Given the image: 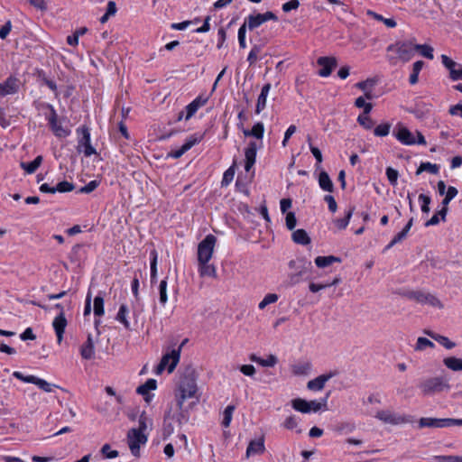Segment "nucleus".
<instances>
[{
	"instance_id": "1",
	"label": "nucleus",
	"mask_w": 462,
	"mask_h": 462,
	"mask_svg": "<svg viewBox=\"0 0 462 462\" xmlns=\"http://www.w3.org/2000/svg\"><path fill=\"white\" fill-rule=\"evenodd\" d=\"M197 378L195 369L192 367L187 368L183 375L180 377L178 390L175 393L178 408H181L187 399H192L190 408L196 405L199 401V394L198 393Z\"/></svg>"
},
{
	"instance_id": "2",
	"label": "nucleus",
	"mask_w": 462,
	"mask_h": 462,
	"mask_svg": "<svg viewBox=\"0 0 462 462\" xmlns=\"http://www.w3.org/2000/svg\"><path fill=\"white\" fill-rule=\"evenodd\" d=\"M422 395L429 396L448 391L450 388L448 383L442 377H430L420 382L418 385Z\"/></svg>"
},
{
	"instance_id": "3",
	"label": "nucleus",
	"mask_w": 462,
	"mask_h": 462,
	"mask_svg": "<svg viewBox=\"0 0 462 462\" xmlns=\"http://www.w3.org/2000/svg\"><path fill=\"white\" fill-rule=\"evenodd\" d=\"M403 296L420 304H427L440 310L444 308V305L440 300L430 292L422 291H409L403 293Z\"/></svg>"
},
{
	"instance_id": "4",
	"label": "nucleus",
	"mask_w": 462,
	"mask_h": 462,
	"mask_svg": "<svg viewBox=\"0 0 462 462\" xmlns=\"http://www.w3.org/2000/svg\"><path fill=\"white\" fill-rule=\"evenodd\" d=\"M186 341L187 339H185L177 349H172L171 353H167L162 356L161 362L157 365V374H161L166 368L167 365L168 372L170 374L174 371L180 358L181 347Z\"/></svg>"
},
{
	"instance_id": "5",
	"label": "nucleus",
	"mask_w": 462,
	"mask_h": 462,
	"mask_svg": "<svg viewBox=\"0 0 462 462\" xmlns=\"http://www.w3.org/2000/svg\"><path fill=\"white\" fill-rule=\"evenodd\" d=\"M217 244V237L208 234L198 245V262H209L212 258L214 249Z\"/></svg>"
},
{
	"instance_id": "6",
	"label": "nucleus",
	"mask_w": 462,
	"mask_h": 462,
	"mask_svg": "<svg viewBox=\"0 0 462 462\" xmlns=\"http://www.w3.org/2000/svg\"><path fill=\"white\" fill-rule=\"evenodd\" d=\"M289 273L288 281L290 285H295L299 283L302 276L307 272V262L303 258H297L289 262Z\"/></svg>"
},
{
	"instance_id": "7",
	"label": "nucleus",
	"mask_w": 462,
	"mask_h": 462,
	"mask_svg": "<svg viewBox=\"0 0 462 462\" xmlns=\"http://www.w3.org/2000/svg\"><path fill=\"white\" fill-rule=\"evenodd\" d=\"M78 134L81 136L79 138L77 151L83 152L86 157H89L97 153L96 149L92 146L90 142V133L88 127L83 125L77 129Z\"/></svg>"
},
{
	"instance_id": "8",
	"label": "nucleus",
	"mask_w": 462,
	"mask_h": 462,
	"mask_svg": "<svg viewBox=\"0 0 462 462\" xmlns=\"http://www.w3.org/2000/svg\"><path fill=\"white\" fill-rule=\"evenodd\" d=\"M375 418L382 420L384 423L391 425L406 424L412 422V417L410 415H401L393 413L390 411H379L376 412Z\"/></svg>"
},
{
	"instance_id": "9",
	"label": "nucleus",
	"mask_w": 462,
	"mask_h": 462,
	"mask_svg": "<svg viewBox=\"0 0 462 462\" xmlns=\"http://www.w3.org/2000/svg\"><path fill=\"white\" fill-rule=\"evenodd\" d=\"M388 51H395L399 58L403 61H408L413 57V51H415V44L411 42H397L388 47Z\"/></svg>"
},
{
	"instance_id": "10",
	"label": "nucleus",
	"mask_w": 462,
	"mask_h": 462,
	"mask_svg": "<svg viewBox=\"0 0 462 462\" xmlns=\"http://www.w3.org/2000/svg\"><path fill=\"white\" fill-rule=\"evenodd\" d=\"M129 448L133 455L138 456L140 451V445L147 441V437L136 429H132L127 434Z\"/></svg>"
},
{
	"instance_id": "11",
	"label": "nucleus",
	"mask_w": 462,
	"mask_h": 462,
	"mask_svg": "<svg viewBox=\"0 0 462 462\" xmlns=\"http://www.w3.org/2000/svg\"><path fill=\"white\" fill-rule=\"evenodd\" d=\"M51 108V115L48 117L49 125L53 132V134L60 138L67 137L70 131L67 128H64L59 122H58V116L56 114L55 109L52 106H50Z\"/></svg>"
},
{
	"instance_id": "12",
	"label": "nucleus",
	"mask_w": 462,
	"mask_h": 462,
	"mask_svg": "<svg viewBox=\"0 0 462 462\" xmlns=\"http://www.w3.org/2000/svg\"><path fill=\"white\" fill-rule=\"evenodd\" d=\"M393 134L402 144L413 145L416 143V139L412 135L411 132L401 124L396 126Z\"/></svg>"
},
{
	"instance_id": "13",
	"label": "nucleus",
	"mask_w": 462,
	"mask_h": 462,
	"mask_svg": "<svg viewBox=\"0 0 462 462\" xmlns=\"http://www.w3.org/2000/svg\"><path fill=\"white\" fill-rule=\"evenodd\" d=\"M317 63L321 69L319 71L320 77H328L333 69L337 65V60L335 57H319L317 60Z\"/></svg>"
},
{
	"instance_id": "14",
	"label": "nucleus",
	"mask_w": 462,
	"mask_h": 462,
	"mask_svg": "<svg viewBox=\"0 0 462 462\" xmlns=\"http://www.w3.org/2000/svg\"><path fill=\"white\" fill-rule=\"evenodd\" d=\"M19 89V80L10 76L5 81L0 83V96L15 94Z\"/></svg>"
},
{
	"instance_id": "15",
	"label": "nucleus",
	"mask_w": 462,
	"mask_h": 462,
	"mask_svg": "<svg viewBox=\"0 0 462 462\" xmlns=\"http://www.w3.org/2000/svg\"><path fill=\"white\" fill-rule=\"evenodd\" d=\"M336 374L337 372H330L328 374H321L315 379L309 381L307 383V388L310 391H320L324 388L325 383Z\"/></svg>"
},
{
	"instance_id": "16",
	"label": "nucleus",
	"mask_w": 462,
	"mask_h": 462,
	"mask_svg": "<svg viewBox=\"0 0 462 462\" xmlns=\"http://www.w3.org/2000/svg\"><path fill=\"white\" fill-rule=\"evenodd\" d=\"M67 319L64 313H59L52 322V327L57 336V342L60 345L63 340V335L67 327Z\"/></svg>"
},
{
	"instance_id": "17",
	"label": "nucleus",
	"mask_w": 462,
	"mask_h": 462,
	"mask_svg": "<svg viewBox=\"0 0 462 462\" xmlns=\"http://www.w3.org/2000/svg\"><path fill=\"white\" fill-rule=\"evenodd\" d=\"M208 100V97L199 96L196 97L191 103H189L186 107V116L185 119L189 120L191 118L198 109L207 104Z\"/></svg>"
},
{
	"instance_id": "18",
	"label": "nucleus",
	"mask_w": 462,
	"mask_h": 462,
	"mask_svg": "<svg viewBox=\"0 0 462 462\" xmlns=\"http://www.w3.org/2000/svg\"><path fill=\"white\" fill-rule=\"evenodd\" d=\"M256 152H257V144L255 142H250L247 148L245 151V170L246 171H249L254 164L255 163V158H256Z\"/></svg>"
},
{
	"instance_id": "19",
	"label": "nucleus",
	"mask_w": 462,
	"mask_h": 462,
	"mask_svg": "<svg viewBox=\"0 0 462 462\" xmlns=\"http://www.w3.org/2000/svg\"><path fill=\"white\" fill-rule=\"evenodd\" d=\"M419 428H446V418H420L418 421Z\"/></svg>"
},
{
	"instance_id": "20",
	"label": "nucleus",
	"mask_w": 462,
	"mask_h": 462,
	"mask_svg": "<svg viewBox=\"0 0 462 462\" xmlns=\"http://www.w3.org/2000/svg\"><path fill=\"white\" fill-rule=\"evenodd\" d=\"M265 450L264 439L261 437L258 439L251 440L246 448V457H250L255 454H263Z\"/></svg>"
},
{
	"instance_id": "21",
	"label": "nucleus",
	"mask_w": 462,
	"mask_h": 462,
	"mask_svg": "<svg viewBox=\"0 0 462 462\" xmlns=\"http://www.w3.org/2000/svg\"><path fill=\"white\" fill-rule=\"evenodd\" d=\"M95 346L92 336L88 334L87 341L80 347V355L83 359L89 360L94 357Z\"/></svg>"
},
{
	"instance_id": "22",
	"label": "nucleus",
	"mask_w": 462,
	"mask_h": 462,
	"mask_svg": "<svg viewBox=\"0 0 462 462\" xmlns=\"http://www.w3.org/2000/svg\"><path fill=\"white\" fill-rule=\"evenodd\" d=\"M271 89V84L267 83L265 84L261 90V93L257 98L256 107H255V113L260 114L266 106V99L267 96Z\"/></svg>"
},
{
	"instance_id": "23",
	"label": "nucleus",
	"mask_w": 462,
	"mask_h": 462,
	"mask_svg": "<svg viewBox=\"0 0 462 462\" xmlns=\"http://www.w3.org/2000/svg\"><path fill=\"white\" fill-rule=\"evenodd\" d=\"M424 333L430 337L432 339L442 345L447 349H452L456 346V343L449 340L447 337L437 334L431 330H425Z\"/></svg>"
},
{
	"instance_id": "24",
	"label": "nucleus",
	"mask_w": 462,
	"mask_h": 462,
	"mask_svg": "<svg viewBox=\"0 0 462 462\" xmlns=\"http://www.w3.org/2000/svg\"><path fill=\"white\" fill-rule=\"evenodd\" d=\"M157 386L156 380L154 379H148L143 384H141L137 387L136 392L137 393L144 396V400L146 402H149L151 396L149 395V391L155 390Z\"/></svg>"
},
{
	"instance_id": "25",
	"label": "nucleus",
	"mask_w": 462,
	"mask_h": 462,
	"mask_svg": "<svg viewBox=\"0 0 462 462\" xmlns=\"http://www.w3.org/2000/svg\"><path fill=\"white\" fill-rule=\"evenodd\" d=\"M198 264L200 276H208L213 278L217 276L216 267L215 265L210 264L209 262H198Z\"/></svg>"
},
{
	"instance_id": "26",
	"label": "nucleus",
	"mask_w": 462,
	"mask_h": 462,
	"mask_svg": "<svg viewBox=\"0 0 462 462\" xmlns=\"http://www.w3.org/2000/svg\"><path fill=\"white\" fill-rule=\"evenodd\" d=\"M319 187L325 191L333 192L334 190L333 182L326 171H321L319 173Z\"/></svg>"
},
{
	"instance_id": "27",
	"label": "nucleus",
	"mask_w": 462,
	"mask_h": 462,
	"mask_svg": "<svg viewBox=\"0 0 462 462\" xmlns=\"http://www.w3.org/2000/svg\"><path fill=\"white\" fill-rule=\"evenodd\" d=\"M334 263H341V258L328 255V256H318L315 259V263L319 268H325Z\"/></svg>"
},
{
	"instance_id": "28",
	"label": "nucleus",
	"mask_w": 462,
	"mask_h": 462,
	"mask_svg": "<svg viewBox=\"0 0 462 462\" xmlns=\"http://www.w3.org/2000/svg\"><path fill=\"white\" fill-rule=\"evenodd\" d=\"M263 19L261 14H250L243 24H246V28L252 31L263 23Z\"/></svg>"
},
{
	"instance_id": "29",
	"label": "nucleus",
	"mask_w": 462,
	"mask_h": 462,
	"mask_svg": "<svg viewBox=\"0 0 462 462\" xmlns=\"http://www.w3.org/2000/svg\"><path fill=\"white\" fill-rule=\"evenodd\" d=\"M249 358L251 361L258 363L262 366H266V367H273L277 363V357L273 355H270L268 356V358L263 359L261 357L256 356V355L252 354Z\"/></svg>"
},
{
	"instance_id": "30",
	"label": "nucleus",
	"mask_w": 462,
	"mask_h": 462,
	"mask_svg": "<svg viewBox=\"0 0 462 462\" xmlns=\"http://www.w3.org/2000/svg\"><path fill=\"white\" fill-rule=\"evenodd\" d=\"M264 127L263 123H256L251 130L244 129L243 134L245 136H254L257 139H262L263 136Z\"/></svg>"
},
{
	"instance_id": "31",
	"label": "nucleus",
	"mask_w": 462,
	"mask_h": 462,
	"mask_svg": "<svg viewBox=\"0 0 462 462\" xmlns=\"http://www.w3.org/2000/svg\"><path fill=\"white\" fill-rule=\"evenodd\" d=\"M291 405L293 409L296 411L302 412V413H309L310 412V402L301 399V398H296L292 400Z\"/></svg>"
},
{
	"instance_id": "32",
	"label": "nucleus",
	"mask_w": 462,
	"mask_h": 462,
	"mask_svg": "<svg viewBox=\"0 0 462 462\" xmlns=\"http://www.w3.org/2000/svg\"><path fill=\"white\" fill-rule=\"evenodd\" d=\"M444 365L452 371H462V359L455 356L446 357L443 360Z\"/></svg>"
},
{
	"instance_id": "33",
	"label": "nucleus",
	"mask_w": 462,
	"mask_h": 462,
	"mask_svg": "<svg viewBox=\"0 0 462 462\" xmlns=\"http://www.w3.org/2000/svg\"><path fill=\"white\" fill-rule=\"evenodd\" d=\"M439 171V166L431 162H421L419 168L416 171V175L421 174L423 171H428L431 174H438Z\"/></svg>"
},
{
	"instance_id": "34",
	"label": "nucleus",
	"mask_w": 462,
	"mask_h": 462,
	"mask_svg": "<svg viewBox=\"0 0 462 462\" xmlns=\"http://www.w3.org/2000/svg\"><path fill=\"white\" fill-rule=\"evenodd\" d=\"M424 66V62L422 60H418L412 65V72L410 76L409 81L411 85H414L419 80V74Z\"/></svg>"
},
{
	"instance_id": "35",
	"label": "nucleus",
	"mask_w": 462,
	"mask_h": 462,
	"mask_svg": "<svg viewBox=\"0 0 462 462\" xmlns=\"http://www.w3.org/2000/svg\"><path fill=\"white\" fill-rule=\"evenodd\" d=\"M128 313V308L125 304H122L119 308V310L116 315V320L124 325V327L128 329L130 328V323L126 319V315Z\"/></svg>"
},
{
	"instance_id": "36",
	"label": "nucleus",
	"mask_w": 462,
	"mask_h": 462,
	"mask_svg": "<svg viewBox=\"0 0 462 462\" xmlns=\"http://www.w3.org/2000/svg\"><path fill=\"white\" fill-rule=\"evenodd\" d=\"M415 51H420V55L432 60L434 58L433 55V48L428 44H415Z\"/></svg>"
},
{
	"instance_id": "37",
	"label": "nucleus",
	"mask_w": 462,
	"mask_h": 462,
	"mask_svg": "<svg viewBox=\"0 0 462 462\" xmlns=\"http://www.w3.org/2000/svg\"><path fill=\"white\" fill-rule=\"evenodd\" d=\"M310 368L311 365L310 363H300L292 366V372L296 375H305L310 372Z\"/></svg>"
},
{
	"instance_id": "38",
	"label": "nucleus",
	"mask_w": 462,
	"mask_h": 462,
	"mask_svg": "<svg viewBox=\"0 0 462 462\" xmlns=\"http://www.w3.org/2000/svg\"><path fill=\"white\" fill-rule=\"evenodd\" d=\"M391 126L390 123L381 124L374 129V134L378 137H384L389 134Z\"/></svg>"
},
{
	"instance_id": "39",
	"label": "nucleus",
	"mask_w": 462,
	"mask_h": 462,
	"mask_svg": "<svg viewBox=\"0 0 462 462\" xmlns=\"http://www.w3.org/2000/svg\"><path fill=\"white\" fill-rule=\"evenodd\" d=\"M235 409H236V407L234 405H228L225 409V411L223 412V420H222V425L225 428L229 427Z\"/></svg>"
},
{
	"instance_id": "40",
	"label": "nucleus",
	"mask_w": 462,
	"mask_h": 462,
	"mask_svg": "<svg viewBox=\"0 0 462 462\" xmlns=\"http://www.w3.org/2000/svg\"><path fill=\"white\" fill-rule=\"evenodd\" d=\"M357 122L366 130H371L374 126V122L367 115H359L357 117Z\"/></svg>"
},
{
	"instance_id": "41",
	"label": "nucleus",
	"mask_w": 462,
	"mask_h": 462,
	"mask_svg": "<svg viewBox=\"0 0 462 462\" xmlns=\"http://www.w3.org/2000/svg\"><path fill=\"white\" fill-rule=\"evenodd\" d=\"M94 314L98 317L104 315V299L99 295L94 299Z\"/></svg>"
},
{
	"instance_id": "42",
	"label": "nucleus",
	"mask_w": 462,
	"mask_h": 462,
	"mask_svg": "<svg viewBox=\"0 0 462 462\" xmlns=\"http://www.w3.org/2000/svg\"><path fill=\"white\" fill-rule=\"evenodd\" d=\"M167 285L168 283L166 280L161 281L159 285V300L162 305H165V303L168 301Z\"/></svg>"
},
{
	"instance_id": "43",
	"label": "nucleus",
	"mask_w": 462,
	"mask_h": 462,
	"mask_svg": "<svg viewBox=\"0 0 462 462\" xmlns=\"http://www.w3.org/2000/svg\"><path fill=\"white\" fill-rule=\"evenodd\" d=\"M278 299L279 296L276 293H268L264 296L262 301H260L258 308L260 310H263L267 305L276 302Z\"/></svg>"
},
{
	"instance_id": "44",
	"label": "nucleus",
	"mask_w": 462,
	"mask_h": 462,
	"mask_svg": "<svg viewBox=\"0 0 462 462\" xmlns=\"http://www.w3.org/2000/svg\"><path fill=\"white\" fill-rule=\"evenodd\" d=\"M435 346L434 343L431 342L430 339L426 338V337H419L417 339V344L415 346V350L416 351H422L424 349H426L427 347H430V348H433Z\"/></svg>"
},
{
	"instance_id": "45",
	"label": "nucleus",
	"mask_w": 462,
	"mask_h": 462,
	"mask_svg": "<svg viewBox=\"0 0 462 462\" xmlns=\"http://www.w3.org/2000/svg\"><path fill=\"white\" fill-rule=\"evenodd\" d=\"M74 189H75V186L73 183L69 182L67 180H63V181L59 182L55 186V192L65 193V192L72 191Z\"/></svg>"
},
{
	"instance_id": "46",
	"label": "nucleus",
	"mask_w": 462,
	"mask_h": 462,
	"mask_svg": "<svg viewBox=\"0 0 462 462\" xmlns=\"http://www.w3.org/2000/svg\"><path fill=\"white\" fill-rule=\"evenodd\" d=\"M151 282H153L156 280L157 275V252L152 250L151 252Z\"/></svg>"
},
{
	"instance_id": "47",
	"label": "nucleus",
	"mask_w": 462,
	"mask_h": 462,
	"mask_svg": "<svg viewBox=\"0 0 462 462\" xmlns=\"http://www.w3.org/2000/svg\"><path fill=\"white\" fill-rule=\"evenodd\" d=\"M356 430V425L352 422H342L338 424L336 430L342 434H349Z\"/></svg>"
},
{
	"instance_id": "48",
	"label": "nucleus",
	"mask_w": 462,
	"mask_h": 462,
	"mask_svg": "<svg viewBox=\"0 0 462 462\" xmlns=\"http://www.w3.org/2000/svg\"><path fill=\"white\" fill-rule=\"evenodd\" d=\"M292 240L299 245H308L310 243L308 233H292Z\"/></svg>"
},
{
	"instance_id": "49",
	"label": "nucleus",
	"mask_w": 462,
	"mask_h": 462,
	"mask_svg": "<svg viewBox=\"0 0 462 462\" xmlns=\"http://www.w3.org/2000/svg\"><path fill=\"white\" fill-rule=\"evenodd\" d=\"M180 412L175 415V419L180 426L189 421V415L187 410L184 408V404L181 408H178Z\"/></svg>"
},
{
	"instance_id": "50",
	"label": "nucleus",
	"mask_w": 462,
	"mask_h": 462,
	"mask_svg": "<svg viewBox=\"0 0 462 462\" xmlns=\"http://www.w3.org/2000/svg\"><path fill=\"white\" fill-rule=\"evenodd\" d=\"M33 384L37 385L40 389L46 393H51L52 391V385L47 381L39 377H35Z\"/></svg>"
},
{
	"instance_id": "51",
	"label": "nucleus",
	"mask_w": 462,
	"mask_h": 462,
	"mask_svg": "<svg viewBox=\"0 0 462 462\" xmlns=\"http://www.w3.org/2000/svg\"><path fill=\"white\" fill-rule=\"evenodd\" d=\"M351 216L352 211H348L343 218H338L335 220L336 227L337 229H345L348 225Z\"/></svg>"
},
{
	"instance_id": "52",
	"label": "nucleus",
	"mask_w": 462,
	"mask_h": 462,
	"mask_svg": "<svg viewBox=\"0 0 462 462\" xmlns=\"http://www.w3.org/2000/svg\"><path fill=\"white\" fill-rule=\"evenodd\" d=\"M441 61L445 68H447L449 70V74L451 73V70H455L456 67L458 66L457 62H455L453 60H451L449 57H448L445 54L441 55Z\"/></svg>"
},
{
	"instance_id": "53",
	"label": "nucleus",
	"mask_w": 462,
	"mask_h": 462,
	"mask_svg": "<svg viewBox=\"0 0 462 462\" xmlns=\"http://www.w3.org/2000/svg\"><path fill=\"white\" fill-rule=\"evenodd\" d=\"M307 142L309 143V146L310 149L311 153L315 157L317 162L320 163L322 162V154L320 150L318 147H315L311 143V137L310 135L307 136Z\"/></svg>"
},
{
	"instance_id": "54",
	"label": "nucleus",
	"mask_w": 462,
	"mask_h": 462,
	"mask_svg": "<svg viewBox=\"0 0 462 462\" xmlns=\"http://www.w3.org/2000/svg\"><path fill=\"white\" fill-rule=\"evenodd\" d=\"M234 176L235 169L232 166L224 172L223 179L221 181L222 186H227L233 180Z\"/></svg>"
},
{
	"instance_id": "55",
	"label": "nucleus",
	"mask_w": 462,
	"mask_h": 462,
	"mask_svg": "<svg viewBox=\"0 0 462 462\" xmlns=\"http://www.w3.org/2000/svg\"><path fill=\"white\" fill-rule=\"evenodd\" d=\"M261 51V47L258 45H254L251 51L248 54L247 60L249 61L250 65H253L255 63V61L258 59V54Z\"/></svg>"
},
{
	"instance_id": "56",
	"label": "nucleus",
	"mask_w": 462,
	"mask_h": 462,
	"mask_svg": "<svg viewBox=\"0 0 462 462\" xmlns=\"http://www.w3.org/2000/svg\"><path fill=\"white\" fill-rule=\"evenodd\" d=\"M101 453L104 455L106 458H115L118 456V451L116 450H111L109 444H105L101 448Z\"/></svg>"
},
{
	"instance_id": "57",
	"label": "nucleus",
	"mask_w": 462,
	"mask_h": 462,
	"mask_svg": "<svg viewBox=\"0 0 462 462\" xmlns=\"http://www.w3.org/2000/svg\"><path fill=\"white\" fill-rule=\"evenodd\" d=\"M329 396V393H327V396L322 400V402H317V401H310V411H319V410H321V408L323 406H326L327 404V399L328 397Z\"/></svg>"
},
{
	"instance_id": "58",
	"label": "nucleus",
	"mask_w": 462,
	"mask_h": 462,
	"mask_svg": "<svg viewBox=\"0 0 462 462\" xmlns=\"http://www.w3.org/2000/svg\"><path fill=\"white\" fill-rule=\"evenodd\" d=\"M407 233H398L393 239L385 246L383 252H386L390 248H392L394 245L402 242L406 238Z\"/></svg>"
},
{
	"instance_id": "59",
	"label": "nucleus",
	"mask_w": 462,
	"mask_h": 462,
	"mask_svg": "<svg viewBox=\"0 0 462 462\" xmlns=\"http://www.w3.org/2000/svg\"><path fill=\"white\" fill-rule=\"evenodd\" d=\"M386 176L392 185H395L397 183L399 173L396 170L392 167H388L386 169Z\"/></svg>"
},
{
	"instance_id": "60",
	"label": "nucleus",
	"mask_w": 462,
	"mask_h": 462,
	"mask_svg": "<svg viewBox=\"0 0 462 462\" xmlns=\"http://www.w3.org/2000/svg\"><path fill=\"white\" fill-rule=\"evenodd\" d=\"M297 223L295 214L289 212L285 216V224L288 229L291 230L295 227Z\"/></svg>"
},
{
	"instance_id": "61",
	"label": "nucleus",
	"mask_w": 462,
	"mask_h": 462,
	"mask_svg": "<svg viewBox=\"0 0 462 462\" xmlns=\"http://www.w3.org/2000/svg\"><path fill=\"white\" fill-rule=\"evenodd\" d=\"M245 32H246V24H242L238 30V42H239V46L243 49L246 47Z\"/></svg>"
},
{
	"instance_id": "62",
	"label": "nucleus",
	"mask_w": 462,
	"mask_h": 462,
	"mask_svg": "<svg viewBox=\"0 0 462 462\" xmlns=\"http://www.w3.org/2000/svg\"><path fill=\"white\" fill-rule=\"evenodd\" d=\"M419 200L422 203L421 204L422 212L428 213L430 211V198L427 195L420 194L419 196Z\"/></svg>"
},
{
	"instance_id": "63",
	"label": "nucleus",
	"mask_w": 462,
	"mask_h": 462,
	"mask_svg": "<svg viewBox=\"0 0 462 462\" xmlns=\"http://www.w3.org/2000/svg\"><path fill=\"white\" fill-rule=\"evenodd\" d=\"M300 6L299 0H290L289 2L282 5V11L288 13L291 10H296Z\"/></svg>"
},
{
	"instance_id": "64",
	"label": "nucleus",
	"mask_w": 462,
	"mask_h": 462,
	"mask_svg": "<svg viewBox=\"0 0 462 462\" xmlns=\"http://www.w3.org/2000/svg\"><path fill=\"white\" fill-rule=\"evenodd\" d=\"M98 184H99L98 181L91 180L87 185L80 188L79 192L88 194V193L92 192L93 190H95L97 188Z\"/></svg>"
}]
</instances>
